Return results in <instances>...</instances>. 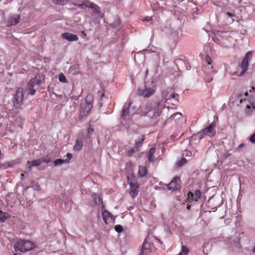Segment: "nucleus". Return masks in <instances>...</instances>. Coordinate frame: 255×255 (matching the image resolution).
<instances>
[{
  "mask_svg": "<svg viewBox=\"0 0 255 255\" xmlns=\"http://www.w3.org/2000/svg\"><path fill=\"white\" fill-rule=\"evenodd\" d=\"M61 36L62 38L70 42L77 41L78 40V37L76 34L69 32L62 33Z\"/></svg>",
  "mask_w": 255,
  "mask_h": 255,
  "instance_id": "15",
  "label": "nucleus"
},
{
  "mask_svg": "<svg viewBox=\"0 0 255 255\" xmlns=\"http://www.w3.org/2000/svg\"><path fill=\"white\" fill-rule=\"evenodd\" d=\"M144 140V137H143L141 141H136L135 142V146H134V149L138 151L139 149V148L142 146V141Z\"/></svg>",
  "mask_w": 255,
  "mask_h": 255,
  "instance_id": "28",
  "label": "nucleus"
},
{
  "mask_svg": "<svg viewBox=\"0 0 255 255\" xmlns=\"http://www.w3.org/2000/svg\"><path fill=\"white\" fill-rule=\"evenodd\" d=\"M181 117V114L179 113H176L174 114H173L171 117H170V119L173 120L174 118L176 119H180Z\"/></svg>",
  "mask_w": 255,
  "mask_h": 255,
  "instance_id": "32",
  "label": "nucleus"
},
{
  "mask_svg": "<svg viewBox=\"0 0 255 255\" xmlns=\"http://www.w3.org/2000/svg\"><path fill=\"white\" fill-rule=\"evenodd\" d=\"M130 105L131 101L129 100L124 106L121 117L122 120L124 121L130 117V115L129 113V108Z\"/></svg>",
  "mask_w": 255,
  "mask_h": 255,
  "instance_id": "10",
  "label": "nucleus"
},
{
  "mask_svg": "<svg viewBox=\"0 0 255 255\" xmlns=\"http://www.w3.org/2000/svg\"><path fill=\"white\" fill-rule=\"evenodd\" d=\"M115 230L118 233H121L123 232V227L120 225H117L115 226Z\"/></svg>",
  "mask_w": 255,
  "mask_h": 255,
  "instance_id": "34",
  "label": "nucleus"
},
{
  "mask_svg": "<svg viewBox=\"0 0 255 255\" xmlns=\"http://www.w3.org/2000/svg\"><path fill=\"white\" fill-rule=\"evenodd\" d=\"M151 17H148V16H147V17H145L144 18H143V19H142V21H149L151 20Z\"/></svg>",
  "mask_w": 255,
  "mask_h": 255,
  "instance_id": "43",
  "label": "nucleus"
},
{
  "mask_svg": "<svg viewBox=\"0 0 255 255\" xmlns=\"http://www.w3.org/2000/svg\"><path fill=\"white\" fill-rule=\"evenodd\" d=\"M178 97V95L177 94L172 93L168 97L165 98V99L166 100L173 99L174 102L177 103L179 102V100L177 99Z\"/></svg>",
  "mask_w": 255,
  "mask_h": 255,
  "instance_id": "24",
  "label": "nucleus"
},
{
  "mask_svg": "<svg viewBox=\"0 0 255 255\" xmlns=\"http://www.w3.org/2000/svg\"><path fill=\"white\" fill-rule=\"evenodd\" d=\"M68 163V159H57L54 161V164L55 166H57L63 163Z\"/></svg>",
  "mask_w": 255,
  "mask_h": 255,
  "instance_id": "26",
  "label": "nucleus"
},
{
  "mask_svg": "<svg viewBox=\"0 0 255 255\" xmlns=\"http://www.w3.org/2000/svg\"><path fill=\"white\" fill-rule=\"evenodd\" d=\"M212 78H206L205 80L206 82L210 83L212 81Z\"/></svg>",
  "mask_w": 255,
  "mask_h": 255,
  "instance_id": "45",
  "label": "nucleus"
},
{
  "mask_svg": "<svg viewBox=\"0 0 255 255\" xmlns=\"http://www.w3.org/2000/svg\"><path fill=\"white\" fill-rule=\"evenodd\" d=\"M83 146L82 142L80 140H76V143L73 147V149L75 151H79L82 149Z\"/></svg>",
  "mask_w": 255,
  "mask_h": 255,
  "instance_id": "23",
  "label": "nucleus"
},
{
  "mask_svg": "<svg viewBox=\"0 0 255 255\" xmlns=\"http://www.w3.org/2000/svg\"><path fill=\"white\" fill-rule=\"evenodd\" d=\"M135 151L134 149H131L130 150H129L128 152V156H130L132 155L133 153Z\"/></svg>",
  "mask_w": 255,
  "mask_h": 255,
  "instance_id": "41",
  "label": "nucleus"
},
{
  "mask_svg": "<svg viewBox=\"0 0 255 255\" xmlns=\"http://www.w3.org/2000/svg\"><path fill=\"white\" fill-rule=\"evenodd\" d=\"M252 56V52L248 51L245 55V57L243 59L241 64L240 65L241 69H242V71L241 72L240 74H236L235 73V75L237 76H242L247 71L249 67V63L251 61V58Z\"/></svg>",
  "mask_w": 255,
  "mask_h": 255,
  "instance_id": "6",
  "label": "nucleus"
},
{
  "mask_svg": "<svg viewBox=\"0 0 255 255\" xmlns=\"http://www.w3.org/2000/svg\"><path fill=\"white\" fill-rule=\"evenodd\" d=\"M94 3L90 1H85L83 2L84 6L87 7L91 8L92 7Z\"/></svg>",
  "mask_w": 255,
  "mask_h": 255,
  "instance_id": "33",
  "label": "nucleus"
},
{
  "mask_svg": "<svg viewBox=\"0 0 255 255\" xmlns=\"http://www.w3.org/2000/svg\"><path fill=\"white\" fill-rule=\"evenodd\" d=\"M147 173V169L146 167L144 166H139L138 168V175L142 177L145 176Z\"/></svg>",
  "mask_w": 255,
  "mask_h": 255,
  "instance_id": "21",
  "label": "nucleus"
},
{
  "mask_svg": "<svg viewBox=\"0 0 255 255\" xmlns=\"http://www.w3.org/2000/svg\"><path fill=\"white\" fill-rule=\"evenodd\" d=\"M67 158L66 159H68V162L69 161V160L71 159V158L72 157V154L70 153H67Z\"/></svg>",
  "mask_w": 255,
  "mask_h": 255,
  "instance_id": "44",
  "label": "nucleus"
},
{
  "mask_svg": "<svg viewBox=\"0 0 255 255\" xmlns=\"http://www.w3.org/2000/svg\"><path fill=\"white\" fill-rule=\"evenodd\" d=\"M13 247L15 252L24 253L34 249L35 244L30 241L19 240L14 243Z\"/></svg>",
  "mask_w": 255,
  "mask_h": 255,
  "instance_id": "1",
  "label": "nucleus"
},
{
  "mask_svg": "<svg viewBox=\"0 0 255 255\" xmlns=\"http://www.w3.org/2000/svg\"><path fill=\"white\" fill-rule=\"evenodd\" d=\"M17 162L16 160H12L4 163V165H5V167H12L17 164Z\"/></svg>",
  "mask_w": 255,
  "mask_h": 255,
  "instance_id": "30",
  "label": "nucleus"
},
{
  "mask_svg": "<svg viewBox=\"0 0 255 255\" xmlns=\"http://www.w3.org/2000/svg\"><path fill=\"white\" fill-rule=\"evenodd\" d=\"M73 4L75 6H76L78 7L79 8L82 9V8H84L83 3H81V4H79V3H74Z\"/></svg>",
  "mask_w": 255,
  "mask_h": 255,
  "instance_id": "39",
  "label": "nucleus"
},
{
  "mask_svg": "<svg viewBox=\"0 0 255 255\" xmlns=\"http://www.w3.org/2000/svg\"><path fill=\"white\" fill-rule=\"evenodd\" d=\"M102 215L103 219L106 224L114 223L115 218L108 211L104 210L102 211Z\"/></svg>",
  "mask_w": 255,
  "mask_h": 255,
  "instance_id": "12",
  "label": "nucleus"
},
{
  "mask_svg": "<svg viewBox=\"0 0 255 255\" xmlns=\"http://www.w3.org/2000/svg\"><path fill=\"white\" fill-rule=\"evenodd\" d=\"M20 16L18 14H14L9 16L7 19V25L11 26L17 24L19 22Z\"/></svg>",
  "mask_w": 255,
  "mask_h": 255,
  "instance_id": "14",
  "label": "nucleus"
},
{
  "mask_svg": "<svg viewBox=\"0 0 255 255\" xmlns=\"http://www.w3.org/2000/svg\"><path fill=\"white\" fill-rule=\"evenodd\" d=\"M215 127V123L212 122L208 127L202 129L201 131L198 133V136L201 139L204 135H208L210 137L214 136L216 133V131L214 129Z\"/></svg>",
  "mask_w": 255,
  "mask_h": 255,
  "instance_id": "7",
  "label": "nucleus"
},
{
  "mask_svg": "<svg viewBox=\"0 0 255 255\" xmlns=\"http://www.w3.org/2000/svg\"><path fill=\"white\" fill-rule=\"evenodd\" d=\"M23 177H24V174H21V177L22 179H23Z\"/></svg>",
  "mask_w": 255,
  "mask_h": 255,
  "instance_id": "49",
  "label": "nucleus"
},
{
  "mask_svg": "<svg viewBox=\"0 0 255 255\" xmlns=\"http://www.w3.org/2000/svg\"><path fill=\"white\" fill-rule=\"evenodd\" d=\"M180 178L177 177H175L172 180L169 184L166 185V186L169 190H178L180 189Z\"/></svg>",
  "mask_w": 255,
  "mask_h": 255,
  "instance_id": "8",
  "label": "nucleus"
},
{
  "mask_svg": "<svg viewBox=\"0 0 255 255\" xmlns=\"http://www.w3.org/2000/svg\"><path fill=\"white\" fill-rule=\"evenodd\" d=\"M247 96H248V93H247V92H246V93L244 94V96H245V97H247Z\"/></svg>",
  "mask_w": 255,
  "mask_h": 255,
  "instance_id": "48",
  "label": "nucleus"
},
{
  "mask_svg": "<svg viewBox=\"0 0 255 255\" xmlns=\"http://www.w3.org/2000/svg\"><path fill=\"white\" fill-rule=\"evenodd\" d=\"M91 9L93 10V12L95 14H99L100 12V7L95 3H94L91 7Z\"/></svg>",
  "mask_w": 255,
  "mask_h": 255,
  "instance_id": "27",
  "label": "nucleus"
},
{
  "mask_svg": "<svg viewBox=\"0 0 255 255\" xmlns=\"http://www.w3.org/2000/svg\"><path fill=\"white\" fill-rule=\"evenodd\" d=\"M23 97V89L22 88H18L15 94L14 95L12 101L13 106L16 108H20L22 104Z\"/></svg>",
  "mask_w": 255,
  "mask_h": 255,
  "instance_id": "5",
  "label": "nucleus"
},
{
  "mask_svg": "<svg viewBox=\"0 0 255 255\" xmlns=\"http://www.w3.org/2000/svg\"><path fill=\"white\" fill-rule=\"evenodd\" d=\"M33 188L34 190L39 191L40 190V186L37 183H34L33 185Z\"/></svg>",
  "mask_w": 255,
  "mask_h": 255,
  "instance_id": "36",
  "label": "nucleus"
},
{
  "mask_svg": "<svg viewBox=\"0 0 255 255\" xmlns=\"http://www.w3.org/2000/svg\"><path fill=\"white\" fill-rule=\"evenodd\" d=\"M244 146V143H241L240 144H239L238 147L239 148H242Z\"/></svg>",
  "mask_w": 255,
  "mask_h": 255,
  "instance_id": "47",
  "label": "nucleus"
},
{
  "mask_svg": "<svg viewBox=\"0 0 255 255\" xmlns=\"http://www.w3.org/2000/svg\"><path fill=\"white\" fill-rule=\"evenodd\" d=\"M189 201L191 202L193 200L197 201L201 196V193L199 190L195 191L194 193H191L190 192L188 194Z\"/></svg>",
  "mask_w": 255,
  "mask_h": 255,
  "instance_id": "17",
  "label": "nucleus"
},
{
  "mask_svg": "<svg viewBox=\"0 0 255 255\" xmlns=\"http://www.w3.org/2000/svg\"><path fill=\"white\" fill-rule=\"evenodd\" d=\"M226 15H227V16L230 17H234L235 16V13H232L231 12H227L226 13H225Z\"/></svg>",
  "mask_w": 255,
  "mask_h": 255,
  "instance_id": "40",
  "label": "nucleus"
},
{
  "mask_svg": "<svg viewBox=\"0 0 255 255\" xmlns=\"http://www.w3.org/2000/svg\"><path fill=\"white\" fill-rule=\"evenodd\" d=\"M156 149L154 147L151 148L148 152V160L149 162H154L155 160V157L154 154L155 153Z\"/></svg>",
  "mask_w": 255,
  "mask_h": 255,
  "instance_id": "20",
  "label": "nucleus"
},
{
  "mask_svg": "<svg viewBox=\"0 0 255 255\" xmlns=\"http://www.w3.org/2000/svg\"><path fill=\"white\" fill-rule=\"evenodd\" d=\"M94 131V129L92 128H88L87 130V136L88 138L91 137V135L92 134L93 132Z\"/></svg>",
  "mask_w": 255,
  "mask_h": 255,
  "instance_id": "35",
  "label": "nucleus"
},
{
  "mask_svg": "<svg viewBox=\"0 0 255 255\" xmlns=\"http://www.w3.org/2000/svg\"><path fill=\"white\" fill-rule=\"evenodd\" d=\"M233 21H234V20H233V19H232V20H231V21H232V22H233Z\"/></svg>",
  "mask_w": 255,
  "mask_h": 255,
  "instance_id": "51",
  "label": "nucleus"
},
{
  "mask_svg": "<svg viewBox=\"0 0 255 255\" xmlns=\"http://www.w3.org/2000/svg\"><path fill=\"white\" fill-rule=\"evenodd\" d=\"M40 83V80H39V79L37 78V77H35L34 78L30 79V81L28 83L27 88L28 91H29V93L31 95H34L35 92V90L33 89V88L35 85H39Z\"/></svg>",
  "mask_w": 255,
  "mask_h": 255,
  "instance_id": "11",
  "label": "nucleus"
},
{
  "mask_svg": "<svg viewBox=\"0 0 255 255\" xmlns=\"http://www.w3.org/2000/svg\"><path fill=\"white\" fill-rule=\"evenodd\" d=\"M250 141L253 143H255V132L251 136Z\"/></svg>",
  "mask_w": 255,
  "mask_h": 255,
  "instance_id": "37",
  "label": "nucleus"
},
{
  "mask_svg": "<svg viewBox=\"0 0 255 255\" xmlns=\"http://www.w3.org/2000/svg\"><path fill=\"white\" fill-rule=\"evenodd\" d=\"M155 91L156 87L155 85H152L151 86H150L148 83H146L143 88L137 89V94L144 98H149L155 93Z\"/></svg>",
  "mask_w": 255,
  "mask_h": 255,
  "instance_id": "3",
  "label": "nucleus"
},
{
  "mask_svg": "<svg viewBox=\"0 0 255 255\" xmlns=\"http://www.w3.org/2000/svg\"><path fill=\"white\" fill-rule=\"evenodd\" d=\"M255 91V88L254 87H252L251 88V89L250 90V92H254Z\"/></svg>",
  "mask_w": 255,
  "mask_h": 255,
  "instance_id": "46",
  "label": "nucleus"
},
{
  "mask_svg": "<svg viewBox=\"0 0 255 255\" xmlns=\"http://www.w3.org/2000/svg\"><path fill=\"white\" fill-rule=\"evenodd\" d=\"M92 109V97L91 95H88L81 103L79 119L81 120H84L89 114Z\"/></svg>",
  "mask_w": 255,
  "mask_h": 255,
  "instance_id": "2",
  "label": "nucleus"
},
{
  "mask_svg": "<svg viewBox=\"0 0 255 255\" xmlns=\"http://www.w3.org/2000/svg\"><path fill=\"white\" fill-rule=\"evenodd\" d=\"M59 80L63 83H67L68 81L65 77V76L63 74V73H61L58 76Z\"/></svg>",
  "mask_w": 255,
  "mask_h": 255,
  "instance_id": "29",
  "label": "nucleus"
},
{
  "mask_svg": "<svg viewBox=\"0 0 255 255\" xmlns=\"http://www.w3.org/2000/svg\"><path fill=\"white\" fill-rule=\"evenodd\" d=\"M148 73V70H147L146 71V73L147 74Z\"/></svg>",
  "mask_w": 255,
  "mask_h": 255,
  "instance_id": "50",
  "label": "nucleus"
},
{
  "mask_svg": "<svg viewBox=\"0 0 255 255\" xmlns=\"http://www.w3.org/2000/svg\"><path fill=\"white\" fill-rule=\"evenodd\" d=\"M189 253L188 248L185 246H181V249L180 253L177 255H187Z\"/></svg>",
  "mask_w": 255,
  "mask_h": 255,
  "instance_id": "25",
  "label": "nucleus"
},
{
  "mask_svg": "<svg viewBox=\"0 0 255 255\" xmlns=\"http://www.w3.org/2000/svg\"><path fill=\"white\" fill-rule=\"evenodd\" d=\"M128 178L130 188L129 194L132 198H134L138 194V184L134 176L130 175Z\"/></svg>",
  "mask_w": 255,
  "mask_h": 255,
  "instance_id": "4",
  "label": "nucleus"
},
{
  "mask_svg": "<svg viewBox=\"0 0 255 255\" xmlns=\"http://www.w3.org/2000/svg\"><path fill=\"white\" fill-rule=\"evenodd\" d=\"M152 104L150 103L146 104L145 106L141 108V114L144 116H147L149 113V111L152 108Z\"/></svg>",
  "mask_w": 255,
  "mask_h": 255,
  "instance_id": "19",
  "label": "nucleus"
},
{
  "mask_svg": "<svg viewBox=\"0 0 255 255\" xmlns=\"http://www.w3.org/2000/svg\"><path fill=\"white\" fill-rule=\"evenodd\" d=\"M40 159H42V162L48 163L51 161L50 158H42Z\"/></svg>",
  "mask_w": 255,
  "mask_h": 255,
  "instance_id": "38",
  "label": "nucleus"
},
{
  "mask_svg": "<svg viewBox=\"0 0 255 255\" xmlns=\"http://www.w3.org/2000/svg\"><path fill=\"white\" fill-rule=\"evenodd\" d=\"M206 59L208 64L210 65L211 63V59H210V57L209 56H207L206 57Z\"/></svg>",
  "mask_w": 255,
  "mask_h": 255,
  "instance_id": "42",
  "label": "nucleus"
},
{
  "mask_svg": "<svg viewBox=\"0 0 255 255\" xmlns=\"http://www.w3.org/2000/svg\"><path fill=\"white\" fill-rule=\"evenodd\" d=\"M158 104H154L152 105V108L150 110V112L148 114V116L151 118L158 117L160 114V111L158 109Z\"/></svg>",
  "mask_w": 255,
  "mask_h": 255,
  "instance_id": "13",
  "label": "nucleus"
},
{
  "mask_svg": "<svg viewBox=\"0 0 255 255\" xmlns=\"http://www.w3.org/2000/svg\"><path fill=\"white\" fill-rule=\"evenodd\" d=\"M187 162V160L185 158H182L177 162V164L179 166H181L184 165Z\"/></svg>",
  "mask_w": 255,
  "mask_h": 255,
  "instance_id": "31",
  "label": "nucleus"
},
{
  "mask_svg": "<svg viewBox=\"0 0 255 255\" xmlns=\"http://www.w3.org/2000/svg\"><path fill=\"white\" fill-rule=\"evenodd\" d=\"M150 244L146 241L143 243L139 255H148L150 253Z\"/></svg>",
  "mask_w": 255,
  "mask_h": 255,
  "instance_id": "18",
  "label": "nucleus"
},
{
  "mask_svg": "<svg viewBox=\"0 0 255 255\" xmlns=\"http://www.w3.org/2000/svg\"><path fill=\"white\" fill-rule=\"evenodd\" d=\"M243 96V94H240L238 95V98L239 99L240 101V104H243V103H245V105H246V110H248L252 108L253 109H255V103L252 102L251 103V106L248 104L249 102L248 101L246 100L245 99H243L242 97ZM248 112V111H247Z\"/></svg>",
  "mask_w": 255,
  "mask_h": 255,
  "instance_id": "16",
  "label": "nucleus"
},
{
  "mask_svg": "<svg viewBox=\"0 0 255 255\" xmlns=\"http://www.w3.org/2000/svg\"><path fill=\"white\" fill-rule=\"evenodd\" d=\"M42 163V159H37L32 161H28L25 165V169L24 170V173H28L31 170L33 166H38Z\"/></svg>",
  "mask_w": 255,
  "mask_h": 255,
  "instance_id": "9",
  "label": "nucleus"
},
{
  "mask_svg": "<svg viewBox=\"0 0 255 255\" xmlns=\"http://www.w3.org/2000/svg\"><path fill=\"white\" fill-rule=\"evenodd\" d=\"M10 217V216L8 213L0 211V221L1 222H4Z\"/></svg>",
  "mask_w": 255,
  "mask_h": 255,
  "instance_id": "22",
  "label": "nucleus"
}]
</instances>
